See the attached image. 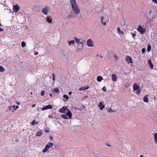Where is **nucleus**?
I'll return each instance as SVG.
<instances>
[{
  "mask_svg": "<svg viewBox=\"0 0 157 157\" xmlns=\"http://www.w3.org/2000/svg\"><path fill=\"white\" fill-rule=\"evenodd\" d=\"M71 4L74 12L76 14L79 13L80 10L75 0H71Z\"/></svg>",
  "mask_w": 157,
  "mask_h": 157,
  "instance_id": "nucleus-1",
  "label": "nucleus"
},
{
  "mask_svg": "<svg viewBox=\"0 0 157 157\" xmlns=\"http://www.w3.org/2000/svg\"><path fill=\"white\" fill-rule=\"evenodd\" d=\"M67 114L66 115L65 114H62L61 115V117H63L64 119H71V118L72 117V113L69 109V110H67Z\"/></svg>",
  "mask_w": 157,
  "mask_h": 157,
  "instance_id": "nucleus-2",
  "label": "nucleus"
},
{
  "mask_svg": "<svg viewBox=\"0 0 157 157\" xmlns=\"http://www.w3.org/2000/svg\"><path fill=\"white\" fill-rule=\"evenodd\" d=\"M54 144L51 142L48 143L45 146V148L43 150L42 152L43 153L47 151L48 149L51 148L53 145Z\"/></svg>",
  "mask_w": 157,
  "mask_h": 157,
  "instance_id": "nucleus-3",
  "label": "nucleus"
},
{
  "mask_svg": "<svg viewBox=\"0 0 157 157\" xmlns=\"http://www.w3.org/2000/svg\"><path fill=\"white\" fill-rule=\"evenodd\" d=\"M133 89L134 90L136 91V94L139 95L140 93V90L139 86L136 83H134L133 85Z\"/></svg>",
  "mask_w": 157,
  "mask_h": 157,
  "instance_id": "nucleus-4",
  "label": "nucleus"
},
{
  "mask_svg": "<svg viewBox=\"0 0 157 157\" xmlns=\"http://www.w3.org/2000/svg\"><path fill=\"white\" fill-rule=\"evenodd\" d=\"M49 7L46 6L43 8L42 12L44 14L47 15L49 13Z\"/></svg>",
  "mask_w": 157,
  "mask_h": 157,
  "instance_id": "nucleus-5",
  "label": "nucleus"
},
{
  "mask_svg": "<svg viewBox=\"0 0 157 157\" xmlns=\"http://www.w3.org/2000/svg\"><path fill=\"white\" fill-rule=\"evenodd\" d=\"M137 30L141 34H143L146 31L145 29L143 28L140 25L138 26Z\"/></svg>",
  "mask_w": 157,
  "mask_h": 157,
  "instance_id": "nucleus-6",
  "label": "nucleus"
},
{
  "mask_svg": "<svg viewBox=\"0 0 157 157\" xmlns=\"http://www.w3.org/2000/svg\"><path fill=\"white\" fill-rule=\"evenodd\" d=\"M67 110H69L67 108L66 106H65L60 109L59 111L62 113H65L66 111Z\"/></svg>",
  "mask_w": 157,
  "mask_h": 157,
  "instance_id": "nucleus-7",
  "label": "nucleus"
},
{
  "mask_svg": "<svg viewBox=\"0 0 157 157\" xmlns=\"http://www.w3.org/2000/svg\"><path fill=\"white\" fill-rule=\"evenodd\" d=\"M87 45L89 47H93L94 43L92 40L90 39H89L87 41Z\"/></svg>",
  "mask_w": 157,
  "mask_h": 157,
  "instance_id": "nucleus-8",
  "label": "nucleus"
},
{
  "mask_svg": "<svg viewBox=\"0 0 157 157\" xmlns=\"http://www.w3.org/2000/svg\"><path fill=\"white\" fill-rule=\"evenodd\" d=\"M75 41L76 43H79V44H81L82 46V47L83 45V41L82 39H78L76 37H75L74 38Z\"/></svg>",
  "mask_w": 157,
  "mask_h": 157,
  "instance_id": "nucleus-9",
  "label": "nucleus"
},
{
  "mask_svg": "<svg viewBox=\"0 0 157 157\" xmlns=\"http://www.w3.org/2000/svg\"><path fill=\"white\" fill-rule=\"evenodd\" d=\"M125 60L128 63H133V61L131 58L128 56H126L125 58Z\"/></svg>",
  "mask_w": 157,
  "mask_h": 157,
  "instance_id": "nucleus-10",
  "label": "nucleus"
},
{
  "mask_svg": "<svg viewBox=\"0 0 157 157\" xmlns=\"http://www.w3.org/2000/svg\"><path fill=\"white\" fill-rule=\"evenodd\" d=\"M20 9V7L18 5H15L13 6V10L16 12H17Z\"/></svg>",
  "mask_w": 157,
  "mask_h": 157,
  "instance_id": "nucleus-11",
  "label": "nucleus"
},
{
  "mask_svg": "<svg viewBox=\"0 0 157 157\" xmlns=\"http://www.w3.org/2000/svg\"><path fill=\"white\" fill-rule=\"evenodd\" d=\"M52 106L51 105H48L43 107L42 109V110H44L46 109H52Z\"/></svg>",
  "mask_w": 157,
  "mask_h": 157,
  "instance_id": "nucleus-12",
  "label": "nucleus"
},
{
  "mask_svg": "<svg viewBox=\"0 0 157 157\" xmlns=\"http://www.w3.org/2000/svg\"><path fill=\"white\" fill-rule=\"evenodd\" d=\"M112 79L114 82H116L117 79V75L115 74H113L112 75Z\"/></svg>",
  "mask_w": 157,
  "mask_h": 157,
  "instance_id": "nucleus-13",
  "label": "nucleus"
},
{
  "mask_svg": "<svg viewBox=\"0 0 157 157\" xmlns=\"http://www.w3.org/2000/svg\"><path fill=\"white\" fill-rule=\"evenodd\" d=\"M153 135L154 141L156 144H157V133L155 132Z\"/></svg>",
  "mask_w": 157,
  "mask_h": 157,
  "instance_id": "nucleus-14",
  "label": "nucleus"
},
{
  "mask_svg": "<svg viewBox=\"0 0 157 157\" xmlns=\"http://www.w3.org/2000/svg\"><path fill=\"white\" fill-rule=\"evenodd\" d=\"M43 134L42 131L40 130L39 131L37 132L36 134V135L38 136H41Z\"/></svg>",
  "mask_w": 157,
  "mask_h": 157,
  "instance_id": "nucleus-15",
  "label": "nucleus"
},
{
  "mask_svg": "<svg viewBox=\"0 0 157 157\" xmlns=\"http://www.w3.org/2000/svg\"><path fill=\"white\" fill-rule=\"evenodd\" d=\"M117 33L119 34H121L123 35L124 34V32L121 30L120 28L118 27L117 28Z\"/></svg>",
  "mask_w": 157,
  "mask_h": 157,
  "instance_id": "nucleus-16",
  "label": "nucleus"
},
{
  "mask_svg": "<svg viewBox=\"0 0 157 157\" xmlns=\"http://www.w3.org/2000/svg\"><path fill=\"white\" fill-rule=\"evenodd\" d=\"M89 88V86H87L86 88H85L84 87H81L79 88V90L82 91L88 89Z\"/></svg>",
  "mask_w": 157,
  "mask_h": 157,
  "instance_id": "nucleus-17",
  "label": "nucleus"
},
{
  "mask_svg": "<svg viewBox=\"0 0 157 157\" xmlns=\"http://www.w3.org/2000/svg\"><path fill=\"white\" fill-rule=\"evenodd\" d=\"M148 63H149L150 67L151 69H153V66L152 63H151V60L149 59L148 61Z\"/></svg>",
  "mask_w": 157,
  "mask_h": 157,
  "instance_id": "nucleus-18",
  "label": "nucleus"
},
{
  "mask_svg": "<svg viewBox=\"0 0 157 157\" xmlns=\"http://www.w3.org/2000/svg\"><path fill=\"white\" fill-rule=\"evenodd\" d=\"M102 79V77L101 76H98L97 77V80L98 82H100L101 81Z\"/></svg>",
  "mask_w": 157,
  "mask_h": 157,
  "instance_id": "nucleus-19",
  "label": "nucleus"
},
{
  "mask_svg": "<svg viewBox=\"0 0 157 157\" xmlns=\"http://www.w3.org/2000/svg\"><path fill=\"white\" fill-rule=\"evenodd\" d=\"M147 95L144 97L143 98V101L144 102H147L148 101V99L147 97Z\"/></svg>",
  "mask_w": 157,
  "mask_h": 157,
  "instance_id": "nucleus-20",
  "label": "nucleus"
},
{
  "mask_svg": "<svg viewBox=\"0 0 157 157\" xmlns=\"http://www.w3.org/2000/svg\"><path fill=\"white\" fill-rule=\"evenodd\" d=\"M47 21L50 23L52 22V19H50L49 17H47Z\"/></svg>",
  "mask_w": 157,
  "mask_h": 157,
  "instance_id": "nucleus-21",
  "label": "nucleus"
},
{
  "mask_svg": "<svg viewBox=\"0 0 157 157\" xmlns=\"http://www.w3.org/2000/svg\"><path fill=\"white\" fill-rule=\"evenodd\" d=\"M38 122L37 121H36L35 120H34L31 123V125H34L35 124H38Z\"/></svg>",
  "mask_w": 157,
  "mask_h": 157,
  "instance_id": "nucleus-22",
  "label": "nucleus"
},
{
  "mask_svg": "<svg viewBox=\"0 0 157 157\" xmlns=\"http://www.w3.org/2000/svg\"><path fill=\"white\" fill-rule=\"evenodd\" d=\"M107 111L109 113H111L113 112H115V110H112V109L111 108L108 109L107 110Z\"/></svg>",
  "mask_w": 157,
  "mask_h": 157,
  "instance_id": "nucleus-23",
  "label": "nucleus"
},
{
  "mask_svg": "<svg viewBox=\"0 0 157 157\" xmlns=\"http://www.w3.org/2000/svg\"><path fill=\"white\" fill-rule=\"evenodd\" d=\"M21 45L23 48L25 47L26 45L24 41H22L21 43Z\"/></svg>",
  "mask_w": 157,
  "mask_h": 157,
  "instance_id": "nucleus-24",
  "label": "nucleus"
},
{
  "mask_svg": "<svg viewBox=\"0 0 157 157\" xmlns=\"http://www.w3.org/2000/svg\"><path fill=\"white\" fill-rule=\"evenodd\" d=\"M5 71V69L2 66H0V72H3Z\"/></svg>",
  "mask_w": 157,
  "mask_h": 157,
  "instance_id": "nucleus-25",
  "label": "nucleus"
},
{
  "mask_svg": "<svg viewBox=\"0 0 157 157\" xmlns=\"http://www.w3.org/2000/svg\"><path fill=\"white\" fill-rule=\"evenodd\" d=\"M54 90L55 92L57 93L59 92V89L57 87L55 88Z\"/></svg>",
  "mask_w": 157,
  "mask_h": 157,
  "instance_id": "nucleus-26",
  "label": "nucleus"
},
{
  "mask_svg": "<svg viewBox=\"0 0 157 157\" xmlns=\"http://www.w3.org/2000/svg\"><path fill=\"white\" fill-rule=\"evenodd\" d=\"M69 44H74L75 43V40H73L71 41H69L68 42Z\"/></svg>",
  "mask_w": 157,
  "mask_h": 157,
  "instance_id": "nucleus-27",
  "label": "nucleus"
},
{
  "mask_svg": "<svg viewBox=\"0 0 157 157\" xmlns=\"http://www.w3.org/2000/svg\"><path fill=\"white\" fill-rule=\"evenodd\" d=\"M151 46H150V45H149L148 46V47H147V50L148 52H149L151 49Z\"/></svg>",
  "mask_w": 157,
  "mask_h": 157,
  "instance_id": "nucleus-28",
  "label": "nucleus"
},
{
  "mask_svg": "<svg viewBox=\"0 0 157 157\" xmlns=\"http://www.w3.org/2000/svg\"><path fill=\"white\" fill-rule=\"evenodd\" d=\"M105 106L104 105H102V106H101L100 108V109L101 110H102L103 109L105 108Z\"/></svg>",
  "mask_w": 157,
  "mask_h": 157,
  "instance_id": "nucleus-29",
  "label": "nucleus"
},
{
  "mask_svg": "<svg viewBox=\"0 0 157 157\" xmlns=\"http://www.w3.org/2000/svg\"><path fill=\"white\" fill-rule=\"evenodd\" d=\"M63 97L64 98H65L67 99V100H68L69 99V97H68L66 95H63Z\"/></svg>",
  "mask_w": 157,
  "mask_h": 157,
  "instance_id": "nucleus-30",
  "label": "nucleus"
},
{
  "mask_svg": "<svg viewBox=\"0 0 157 157\" xmlns=\"http://www.w3.org/2000/svg\"><path fill=\"white\" fill-rule=\"evenodd\" d=\"M52 79L53 81H54L55 80V75L54 74L52 73Z\"/></svg>",
  "mask_w": 157,
  "mask_h": 157,
  "instance_id": "nucleus-31",
  "label": "nucleus"
},
{
  "mask_svg": "<svg viewBox=\"0 0 157 157\" xmlns=\"http://www.w3.org/2000/svg\"><path fill=\"white\" fill-rule=\"evenodd\" d=\"M102 90L104 91H106V89L105 86H104L102 88Z\"/></svg>",
  "mask_w": 157,
  "mask_h": 157,
  "instance_id": "nucleus-32",
  "label": "nucleus"
},
{
  "mask_svg": "<svg viewBox=\"0 0 157 157\" xmlns=\"http://www.w3.org/2000/svg\"><path fill=\"white\" fill-rule=\"evenodd\" d=\"M44 91H43L41 92V94L42 96H44Z\"/></svg>",
  "mask_w": 157,
  "mask_h": 157,
  "instance_id": "nucleus-33",
  "label": "nucleus"
},
{
  "mask_svg": "<svg viewBox=\"0 0 157 157\" xmlns=\"http://www.w3.org/2000/svg\"><path fill=\"white\" fill-rule=\"evenodd\" d=\"M145 51V49L144 48H143L142 49V52L143 53H144Z\"/></svg>",
  "mask_w": 157,
  "mask_h": 157,
  "instance_id": "nucleus-34",
  "label": "nucleus"
},
{
  "mask_svg": "<svg viewBox=\"0 0 157 157\" xmlns=\"http://www.w3.org/2000/svg\"><path fill=\"white\" fill-rule=\"evenodd\" d=\"M131 34L132 35V37H133L134 38H135V36H136V34H134V33H131Z\"/></svg>",
  "mask_w": 157,
  "mask_h": 157,
  "instance_id": "nucleus-35",
  "label": "nucleus"
},
{
  "mask_svg": "<svg viewBox=\"0 0 157 157\" xmlns=\"http://www.w3.org/2000/svg\"><path fill=\"white\" fill-rule=\"evenodd\" d=\"M102 102H100V103H99V104L98 105V106H102Z\"/></svg>",
  "mask_w": 157,
  "mask_h": 157,
  "instance_id": "nucleus-36",
  "label": "nucleus"
},
{
  "mask_svg": "<svg viewBox=\"0 0 157 157\" xmlns=\"http://www.w3.org/2000/svg\"><path fill=\"white\" fill-rule=\"evenodd\" d=\"M49 138L51 140H52L53 138V137L51 135L49 136Z\"/></svg>",
  "mask_w": 157,
  "mask_h": 157,
  "instance_id": "nucleus-37",
  "label": "nucleus"
},
{
  "mask_svg": "<svg viewBox=\"0 0 157 157\" xmlns=\"http://www.w3.org/2000/svg\"><path fill=\"white\" fill-rule=\"evenodd\" d=\"M153 2H155L156 3H157V0H152Z\"/></svg>",
  "mask_w": 157,
  "mask_h": 157,
  "instance_id": "nucleus-38",
  "label": "nucleus"
},
{
  "mask_svg": "<svg viewBox=\"0 0 157 157\" xmlns=\"http://www.w3.org/2000/svg\"><path fill=\"white\" fill-rule=\"evenodd\" d=\"M45 132H49V131L48 130L46 129L45 130Z\"/></svg>",
  "mask_w": 157,
  "mask_h": 157,
  "instance_id": "nucleus-39",
  "label": "nucleus"
},
{
  "mask_svg": "<svg viewBox=\"0 0 157 157\" xmlns=\"http://www.w3.org/2000/svg\"><path fill=\"white\" fill-rule=\"evenodd\" d=\"M48 117L49 118H51L52 117V116L51 115H49Z\"/></svg>",
  "mask_w": 157,
  "mask_h": 157,
  "instance_id": "nucleus-40",
  "label": "nucleus"
},
{
  "mask_svg": "<svg viewBox=\"0 0 157 157\" xmlns=\"http://www.w3.org/2000/svg\"><path fill=\"white\" fill-rule=\"evenodd\" d=\"M102 24L104 25H105L106 24V23L105 22H102Z\"/></svg>",
  "mask_w": 157,
  "mask_h": 157,
  "instance_id": "nucleus-41",
  "label": "nucleus"
},
{
  "mask_svg": "<svg viewBox=\"0 0 157 157\" xmlns=\"http://www.w3.org/2000/svg\"><path fill=\"white\" fill-rule=\"evenodd\" d=\"M114 57L116 59H117V56L116 55H114Z\"/></svg>",
  "mask_w": 157,
  "mask_h": 157,
  "instance_id": "nucleus-42",
  "label": "nucleus"
},
{
  "mask_svg": "<svg viewBox=\"0 0 157 157\" xmlns=\"http://www.w3.org/2000/svg\"><path fill=\"white\" fill-rule=\"evenodd\" d=\"M104 19V17H101V21H102V20H103Z\"/></svg>",
  "mask_w": 157,
  "mask_h": 157,
  "instance_id": "nucleus-43",
  "label": "nucleus"
},
{
  "mask_svg": "<svg viewBox=\"0 0 157 157\" xmlns=\"http://www.w3.org/2000/svg\"><path fill=\"white\" fill-rule=\"evenodd\" d=\"M15 107H16V108H15V110H16V109H17L19 107L18 106H16Z\"/></svg>",
  "mask_w": 157,
  "mask_h": 157,
  "instance_id": "nucleus-44",
  "label": "nucleus"
},
{
  "mask_svg": "<svg viewBox=\"0 0 157 157\" xmlns=\"http://www.w3.org/2000/svg\"><path fill=\"white\" fill-rule=\"evenodd\" d=\"M68 94L69 95H71L72 94V92H69Z\"/></svg>",
  "mask_w": 157,
  "mask_h": 157,
  "instance_id": "nucleus-45",
  "label": "nucleus"
},
{
  "mask_svg": "<svg viewBox=\"0 0 157 157\" xmlns=\"http://www.w3.org/2000/svg\"><path fill=\"white\" fill-rule=\"evenodd\" d=\"M36 105V104H33V105H32V107H34V106H35Z\"/></svg>",
  "mask_w": 157,
  "mask_h": 157,
  "instance_id": "nucleus-46",
  "label": "nucleus"
},
{
  "mask_svg": "<svg viewBox=\"0 0 157 157\" xmlns=\"http://www.w3.org/2000/svg\"><path fill=\"white\" fill-rule=\"evenodd\" d=\"M13 107L14 108V110H15V105H13Z\"/></svg>",
  "mask_w": 157,
  "mask_h": 157,
  "instance_id": "nucleus-47",
  "label": "nucleus"
},
{
  "mask_svg": "<svg viewBox=\"0 0 157 157\" xmlns=\"http://www.w3.org/2000/svg\"><path fill=\"white\" fill-rule=\"evenodd\" d=\"M140 157H145L142 155H140Z\"/></svg>",
  "mask_w": 157,
  "mask_h": 157,
  "instance_id": "nucleus-48",
  "label": "nucleus"
},
{
  "mask_svg": "<svg viewBox=\"0 0 157 157\" xmlns=\"http://www.w3.org/2000/svg\"><path fill=\"white\" fill-rule=\"evenodd\" d=\"M38 54V52H36V53L34 54V55H37V54Z\"/></svg>",
  "mask_w": 157,
  "mask_h": 157,
  "instance_id": "nucleus-49",
  "label": "nucleus"
},
{
  "mask_svg": "<svg viewBox=\"0 0 157 157\" xmlns=\"http://www.w3.org/2000/svg\"><path fill=\"white\" fill-rule=\"evenodd\" d=\"M152 12V11L151 10L150 11L149 13L150 14Z\"/></svg>",
  "mask_w": 157,
  "mask_h": 157,
  "instance_id": "nucleus-50",
  "label": "nucleus"
},
{
  "mask_svg": "<svg viewBox=\"0 0 157 157\" xmlns=\"http://www.w3.org/2000/svg\"><path fill=\"white\" fill-rule=\"evenodd\" d=\"M100 57L101 58H103V57L102 56H100Z\"/></svg>",
  "mask_w": 157,
  "mask_h": 157,
  "instance_id": "nucleus-51",
  "label": "nucleus"
},
{
  "mask_svg": "<svg viewBox=\"0 0 157 157\" xmlns=\"http://www.w3.org/2000/svg\"><path fill=\"white\" fill-rule=\"evenodd\" d=\"M50 96H52V94H50Z\"/></svg>",
  "mask_w": 157,
  "mask_h": 157,
  "instance_id": "nucleus-52",
  "label": "nucleus"
},
{
  "mask_svg": "<svg viewBox=\"0 0 157 157\" xmlns=\"http://www.w3.org/2000/svg\"><path fill=\"white\" fill-rule=\"evenodd\" d=\"M107 145L108 146H111V145H108V144H107Z\"/></svg>",
  "mask_w": 157,
  "mask_h": 157,
  "instance_id": "nucleus-53",
  "label": "nucleus"
},
{
  "mask_svg": "<svg viewBox=\"0 0 157 157\" xmlns=\"http://www.w3.org/2000/svg\"><path fill=\"white\" fill-rule=\"evenodd\" d=\"M87 98V96H85V98Z\"/></svg>",
  "mask_w": 157,
  "mask_h": 157,
  "instance_id": "nucleus-54",
  "label": "nucleus"
},
{
  "mask_svg": "<svg viewBox=\"0 0 157 157\" xmlns=\"http://www.w3.org/2000/svg\"><path fill=\"white\" fill-rule=\"evenodd\" d=\"M101 21V22L102 23V22H103V20H102V21Z\"/></svg>",
  "mask_w": 157,
  "mask_h": 157,
  "instance_id": "nucleus-55",
  "label": "nucleus"
},
{
  "mask_svg": "<svg viewBox=\"0 0 157 157\" xmlns=\"http://www.w3.org/2000/svg\"><path fill=\"white\" fill-rule=\"evenodd\" d=\"M71 16V15H69V17H70V16Z\"/></svg>",
  "mask_w": 157,
  "mask_h": 157,
  "instance_id": "nucleus-56",
  "label": "nucleus"
}]
</instances>
